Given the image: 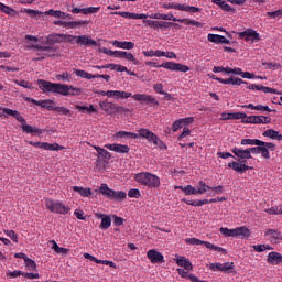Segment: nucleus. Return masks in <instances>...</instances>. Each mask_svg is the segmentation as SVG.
<instances>
[{
  "label": "nucleus",
  "mask_w": 282,
  "mask_h": 282,
  "mask_svg": "<svg viewBox=\"0 0 282 282\" xmlns=\"http://www.w3.org/2000/svg\"><path fill=\"white\" fill-rule=\"evenodd\" d=\"M231 153L237 158V161H231L228 163V167L232 169L237 173H246V171H251V166L246 165V160H252L253 155H259L261 153L264 160H270V151H268L263 145H257L253 148H232Z\"/></svg>",
  "instance_id": "1"
},
{
  "label": "nucleus",
  "mask_w": 282,
  "mask_h": 282,
  "mask_svg": "<svg viewBox=\"0 0 282 282\" xmlns=\"http://www.w3.org/2000/svg\"><path fill=\"white\" fill-rule=\"evenodd\" d=\"M37 85L43 94H59V96H69V85L39 79Z\"/></svg>",
  "instance_id": "2"
},
{
  "label": "nucleus",
  "mask_w": 282,
  "mask_h": 282,
  "mask_svg": "<svg viewBox=\"0 0 282 282\" xmlns=\"http://www.w3.org/2000/svg\"><path fill=\"white\" fill-rule=\"evenodd\" d=\"M4 113H7V116H12V118H15V120H18V122H20L22 126V131L23 133H37L39 135H41V133H43V131L34 126H30L28 124V121H25V118H23V116H21V113L17 110H12V109H8L4 108L3 109Z\"/></svg>",
  "instance_id": "3"
},
{
  "label": "nucleus",
  "mask_w": 282,
  "mask_h": 282,
  "mask_svg": "<svg viewBox=\"0 0 282 282\" xmlns=\"http://www.w3.org/2000/svg\"><path fill=\"white\" fill-rule=\"evenodd\" d=\"M99 193L102 194L106 199H111L112 202H124L127 199V193L123 191L116 192L111 189L107 183H102L99 187Z\"/></svg>",
  "instance_id": "4"
},
{
  "label": "nucleus",
  "mask_w": 282,
  "mask_h": 282,
  "mask_svg": "<svg viewBox=\"0 0 282 282\" xmlns=\"http://www.w3.org/2000/svg\"><path fill=\"white\" fill-rule=\"evenodd\" d=\"M219 232H221L224 237H238L239 239H248V237L252 235V232L246 226L237 227L234 229L221 227Z\"/></svg>",
  "instance_id": "5"
},
{
  "label": "nucleus",
  "mask_w": 282,
  "mask_h": 282,
  "mask_svg": "<svg viewBox=\"0 0 282 282\" xmlns=\"http://www.w3.org/2000/svg\"><path fill=\"white\" fill-rule=\"evenodd\" d=\"M45 207L50 213H56L57 215H67L70 210L69 206H65L63 202L54 200L52 198L45 199Z\"/></svg>",
  "instance_id": "6"
},
{
  "label": "nucleus",
  "mask_w": 282,
  "mask_h": 282,
  "mask_svg": "<svg viewBox=\"0 0 282 282\" xmlns=\"http://www.w3.org/2000/svg\"><path fill=\"white\" fill-rule=\"evenodd\" d=\"M161 8H164V10H178L180 12H189L191 14L202 12V9L198 7H192L188 4H180V3H175V2H164L161 4Z\"/></svg>",
  "instance_id": "7"
},
{
  "label": "nucleus",
  "mask_w": 282,
  "mask_h": 282,
  "mask_svg": "<svg viewBox=\"0 0 282 282\" xmlns=\"http://www.w3.org/2000/svg\"><path fill=\"white\" fill-rule=\"evenodd\" d=\"M140 135L144 140H148V142H152L154 147H159V149H169V147H166V143H164V141L158 138L156 134L151 132V130L149 129L141 128Z\"/></svg>",
  "instance_id": "8"
},
{
  "label": "nucleus",
  "mask_w": 282,
  "mask_h": 282,
  "mask_svg": "<svg viewBox=\"0 0 282 282\" xmlns=\"http://www.w3.org/2000/svg\"><path fill=\"white\" fill-rule=\"evenodd\" d=\"M161 19L163 21H175L177 23H185V25H195V28H204V23L199 21L188 20L186 18L177 19L175 18V15H173V13H167V14L161 13Z\"/></svg>",
  "instance_id": "9"
},
{
  "label": "nucleus",
  "mask_w": 282,
  "mask_h": 282,
  "mask_svg": "<svg viewBox=\"0 0 282 282\" xmlns=\"http://www.w3.org/2000/svg\"><path fill=\"white\" fill-rule=\"evenodd\" d=\"M69 43L73 45L76 43L77 45H84L85 47H96V45H98V42L93 40L89 35H72Z\"/></svg>",
  "instance_id": "10"
},
{
  "label": "nucleus",
  "mask_w": 282,
  "mask_h": 282,
  "mask_svg": "<svg viewBox=\"0 0 282 282\" xmlns=\"http://www.w3.org/2000/svg\"><path fill=\"white\" fill-rule=\"evenodd\" d=\"M133 100H137V102H144V105H149V107H160V101L151 95L147 94H134L131 96Z\"/></svg>",
  "instance_id": "11"
},
{
  "label": "nucleus",
  "mask_w": 282,
  "mask_h": 282,
  "mask_svg": "<svg viewBox=\"0 0 282 282\" xmlns=\"http://www.w3.org/2000/svg\"><path fill=\"white\" fill-rule=\"evenodd\" d=\"M72 39H73L72 35H67V34H58V33L50 34L46 37V45H57L61 43H69Z\"/></svg>",
  "instance_id": "12"
},
{
  "label": "nucleus",
  "mask_w": 282,
  "mask_h": 282,
  "mask_svg": "<svg viewBox=\"0 0 282 282\" xmlns=\"http://www.w3.org/2000/svg\"><path fill=\"white\" fill-rule=\"evenodd\" d=\"M161 67H163V69H169L170 72H183L184 74L191 70L188 66L175 62H166L158 66V68Z\"/></svg>",
  "instance_id": "13"
},
{
  "label": "nucleus",
  "mask_w": 282,
  "mask_h": 282,
  "mask_svg": "<svg viewBox=\"0 0 282 282\" xmlns=\"http://www.w3.org/2000/svg\"><path fill=\"white\" fill-rule=\"evenodd\" d=\"M29 144L31 147H37V149H44V151H63V149H65V147L58 143L29 141Z\"/></svg>",
  "instance_id": "14"
},
{
  "label": "nucleus",
  "mask_w": 282,
  "mask_h": 282,
  "mask_svg": "<svg viewBox=\"0 0 282 282\" xmlns=\"http://www.w3.org/2000/svg\"><path fill=\"white\" fill-rule=\"evenodd\" d=\"M238 36L243 41H251V43H259V41H261V36L259 35V33L252 29H247L243 32H239Z\"/></svg>",
  "instance_id": "15"
},
{
  "label": "nucleus",
  "mask_w": 282,
  "mask_h": 282,
  "mask_svg": "<svg viewBox=\"0 0 282 282\" xmlns=\"http://www.w3.org/2000/svg\"><path fill=\"white\" fill-rule=\"evenodd\" d=\"M113 138L118 142H122V140H127V139L138 140V138H142V134H140V130L138 131V133L127 132V131H119V132L115 133Z\"/></svg>",
  "instance_id": "16"
},
{
  "label": "nucleus",
  "mask_w": 282,
  "mask_h": 282,
  "mask_svg": "<svg viewBox=\"0 0 282 282\" xmlns=\"http://www.w3.org/2000/svg\"><path fill=\"white\" fill-rule=\"evenodd\" d=\"M40 52H43L42 57H37L36 61H45V58H52V56H56V52L58 47L56 46H36Z\"/></svg>",
  "instance_id": "17"
},
{
  "label": "nucleus",
  "mask_w": 282,
  "mask_h": 282,
  "mask_svg": "<svg viewBox=\"0 0 282 282\" xmlns=\"http://www.w3.org/2000/svg\"><path fill=\"white\" fill-rule=\"evenodd\" d=\"M264 237L270 241V243H280L282 241V234L276 229H268L264 232Z\"/></svg>",
  "instance_id": "18"
},
{
  "label": "nucleus",
  "mask_w": 282,
  "mask_h": 282,
  "mask_svg": "<svg viewBox=\"0 0 282 282\" xmlns=\"http://www.w3.org/2000/svg\"><path fill=\"white\" fill-rule=\"evenodd\" d=\"M111 14H115L117 17H123V19H149V15L144 13H132V12H127V11H115L111 12Z\"/></svg>",
  "instance_id": "19"
},
{
  "label": "nucleus",
  "mask_w": 282,
  "mask_h": 282,
  "mask_svg": "<svg viewBox=\"0 0 282 282\" xmlns=\"http://www.w3.org/2000/svg\"><path fill=\"white\" fill-rule=\"evenodd\" d=\"M147 257L151 263H164V254L155 249H150Z\"/></svg>",
  "instance_id": "20"
},
{
  "label": "nucleus",
  "mask_w": 282,
  "mask_h": 282,
  "mask_svg": "<svg viewBox=\"0 0 282 282\" xmlns=\"http://www.w3.org/2000/svg\"><path fill=\"white\" fill-rule=\"evenodd\" d=\"M145 23L149 25V28H153L154 30H158V28H171V25H174V28H177V23L172 22H164V21H153V20H147Z\"/></svg>",
  "instance_id": "21"
},
{
  "label": "nucleus",
  "mask_w": 282,
  "mask_h": 282,
  "mask_svg": "<svg viewBox=\"0 0 282 282\" xmlns=\"http://www.w3.org/2000/svg\"><path fill=\"white\" fill-rule=\"evenodd\" d=\"M117 58H124V61H129L132 65H140V59L135 58L133 53L127 51H119V53H117Z\"/></svg>",
  "instance_id": "22"
},
{
  "label": "nucleus",
  "mask_w": 282,
  "mask_h": 282,
  "mask_svg": "<svg viewBox=\"0 0 282 282\" xmlns=\"http://www.w3.org/2000/svg\"><path fill=\"white\" fill-rule=\"evenodd\" d=\"M105 148L108 149L109 151H115V153H129L130 151L129 145L120 143L106 144Z\"/></svg>",
  "instance_id": "23"
},
{
  "label": "nucleus",
  "mask_w": 282,
  "mask_h": 282,
  "mask_svg": "<svg viewBox=\"0 0 282 282\" xmlns=\"http://www.w3.org/2000/svg\"><path fill=\"white\" fill-rule=\"evenodd\" d=\"M97 219H101L99 228L101 230H109L111 228V216L105 214H96Z\"/></svg>",
  "instance_id": "24"
},
{
  "label": "nucleus",
  "mask_w": 282,
  "mask_h": 282,
  "mask_svg": "<svg viewBox=\"0 0 282 282\" xmlns=\"http://www.w3.org/2000/svg\"><path fill=\"white\" fill-rule=\"evenodd\" d=\"M161 181H160V176L155 175V174H152L150 172V174L148 175V181L145 183V186L148 188H160V185H161Z\"/></svg>",
  "instance_id": "25"
},
{
  "label": "nucleus",
  "mask_w": 282,
  "mask_h": 282,
  "mask_svg": "<svg viewBox=\"0 0 282 282\" xmlns=\"http://www.w3.org/2000/svg\"><path fill=\"white\" fill-rule=\"evenodd\" d=\"M220 120H243L246 112H223Z\"/></svg>",
  "instance_id": "26"
},
{
  "label": "nucleus",
  "mask_w": 282,
  "mask_h": 282,
  "mask_svg": "<svg viewBox=\"0 0 282 282\" xmlns=\"http://www.w3.org/2000/svg\"><path fill=\"white\" fill-rule=\"evenodd\" d=\"M133 94L121 91V90H107L108 98H116V100H120V98H131Z\"/></svg>",
  "instance_id": "27"
},
{
  "label": "nucleus",
  "mask_w": 282,
  "mask_h": 282,
  "mask_svg": "<svg viewBox=\"0 0 282 282\" xmlns=\"http://www.w3.org/2000/svg\"><path fill=\"white\" fill-rule=\"evenodd\" d=\"M267 263H270L271 265H279L282 263V254L276 251L270 252L267 258Z\"/></svg>",
  "instance_id": "28"
},
{
  "label": "nucleus",
  "mask_w": 282,
  "mask_h": 282,
  "mask_svg": "<svg viewBox=\"0 0 282 282\" xmlns=\"http://www.w3.org/2000/svg\"><path fill=\"white\" fill-rule=\"evenodd\" d=\"M207 39L210 41V43H223L224 45H230V40L226 39L224 35L210 33L207 35Z\"/></svg>",
  "instance_id": "29"
},
{
  "label": "nucleus",
  "mask_w": 282,
  "mask_h": 282,
  "mask_svg": "<svg viewBox=\"0 0 282 282\" xmlns=\"http://www.w3.org/2000/svg\"><path fill=\"white\" fill-rule=\"evenodd\" d=\"M249 89L251 90H257V91H263V94H279V91L274 88L263 86V85H257V84H251L249 85Z\"/></svg>",
  "instance_id": "30"
},
{
  "label": "nucleus",
  "mask_w": 282,
  "mask_h": 282,
  "mask_svg": "<svg viewBox=\"0 0 282 282\" xmlns=\"http://www.w3.org/2000/svg\"><path fill=\"white\" fill-rule=\"evenodd\" d=\"M212 2L215 3V6H219L224 12H229L230 14H235V12H237V10L230 7L226 0H212Z\"/></svg>",
  "instance_id": "31"
},
{
  "label": "nucleus",
  "mask_w": 282,
  "mask_h": 282,
  "mask_svg": "<svg viewBox=\"0 0 282 282\" xmlns=\"http://www.w3.org/2000/svg\"><path fill=\"white\" fill-rule=\"evenodd\" d=\"M111 45H113L115 47H119V50H133V47H135V43L133 42H120V41H112Z\"/></svg>",
  "instance_id": "32"
},
{
  "label": "nucleus",
  "mask_w": 282,
  "mask_h": 282,
  "mask_svg": "<svg viewBox=\"0 0 282 282\" xmlns=\"http://www.w3.org/2000/svg\"><path fill=\"white\" fill-rule=\"evenodd\" d=\"M150 172H140L134 174V181L141 186H147Z\"/></svg>",
  "instance_id": "33"
},
{
  "label": "nucleus",
  "mask_w": 282,
  "mask_h": 282,
  "mask_svg": "<svg viewBox=\"0 0 282 282\" xmlns=\"http://www.w3.org/2000/svg\"><path fill=\"white\" fill-rule=\"evenodd\" d=\"M261 122H263L261 116L246 115V118H242V124H261Z\"/></svg>",
  "instance_id": "34"
},
{
  "label": "nucleus",
  "mask_w": 282,
  "mask_h": 282,
  "mask_svg": "<svg viewBox=\"0 0 282 282\" xmlns=\"http://www.w3.org/2000/svg\"><path fill=\"white\" fill-rule=\"evenodd\" d=\"M75 109H77V111H79V113H97L98 112V110H96L94 105L80 106V105L76 104Z\"/></svg>",
  "instance_id": "35"
},
{
  "label": "nucleus",
  "mask_w": 282,
  "mask_h": 282,
  "mask_svg": "<svg viewBox=\"0 0 282 282\" xmlns=\"http://www.w3.org/2000/svg\"><path fill=\"white\" fill-rule=\"evenodd\" d=\"M264 138H271V140H279L281 142L282 134L279 133V131L274 129H269L262 133Z\"/></svg>",
  "instance_id": "36"
},
{
  "label": "nucleus",
  "mask_w": 282,
  "mask_h": 282,
  "mask_svg": "<svg viewBox=\"0 0 282 282\" xmlns=\"http://www.w3.org/2000/svg\"><path fill=\"white\" fill-rule=\"evenodd\" d=\"M99 107L102 109V111H112L110 113H115L117 105L111 101H100Z\"/></svg>",
  "instance_id": "37"
},
{
  "label": "nucleus",
  "mask_w": 282,
  "mask_h": 282,
  "mask_svg": "<svg viewBox=\"0 0 282 282\" xmlns=\"http://www.w3.org/2000/svg\"><path fill=\"white\" fill-rule=\"evenodd\" d=\"M37 107H42V109H47V111H54L56 106H54V100L45 99V100H41Z\"/></svg>",
  "instance_id": "38"
},
{
  "label": "nucleus",
  "mask_w": 282,
  "mask_h": 282,
  "mask_svg": "<svg viewBox=\"0 0 282 282\" xmlns=\"http://www.w3.org/2000/svg\"><path fill=\"white\" fill-rule=\"evenodd\" d=\"M176 263L180 265V268H184V270H193V263H191V260L184 257L178 258Z\"/></svg>",
  "instance_id": "39"
},
{
  "label": "nucleus",
  "mask_w": 282,
  "mask_h": 282,
  "mask_svg": "<svg viewBox=\"0 0 282 282\" xmlns=\"http://www.w3.org/2000/svg\"><path fill=\"white\" fill-rule=\"evenodd\" d=\"M210 189V186L206 184L204 181H199L196 187V195H204V193H207Z\"/></svg>",
  "instance_id": "40"
},
{
  "label": "nucleus",
  "mask_w": 282,
  "mask_h": 282,
  "mask_svg": "<svg viewBox=\"0 0 282 282\" xmlns=\"http://www.w3.org/2000/svg\"><path fill=\"white\" fill-rule=\"evenodd\" d=\"M53 111H56L59 116H67L68 118L74 116V112H72L69 108H65L63 106H55Z\"/></svg>",
  "instance_id": "41"
},
{
  "label": "nucleus",
  "mask_w": 282,
  "mask_h": 282,
  "mask_svg": "<svg viewBox=\"0 0 282 282\" xmlns=\"http://www.w3.org/2000/svg\"><path fill=\"white\" fill-rule=\"evenodd\" d=\"M242 147H260L261 140L259 139H242L240 141Z\"/></svg>",
  "instance_id": "42"
},
{
  "label": "nucleus",
  "mask_w": 282,
  "mask_h": 282,
  "mask_svg": "<svg viewBox=\"0 0 282 282\" xmlns=\"http://www.w3.org/2000/svg\"><path fill=\"white\" fill-rule=\"evenodd\" d=\"M73 191H75V193H79V195L82 197H89L91 195V189L90 188L74 186Z\"/></svg>",
  "instance_id": "43"
},
{
  "label": "nucleus",
  "mask_w": 282,
  "mask_h": 282,
  "mask_svg": "<svg viewBox=\"0 0 282 282\" xmlns=\"http://www.w3.org/2000/svg\"><path fill=\"white\" fill-rule=\"evenodd\" d=\"M51 243H53L52 250H54L57 254H69V249L59 247L54 240H52Z\"/></svg>",
  "instance_id": "44"
},
{
  "label": "nucleus",
  "mask_w": 282,
  "mask_h": 282,
  "mask_svg": "<svg viewBox=\"0 0 282 282\" xmlns=\"http://www.w3.org/2000/svg\"><path fill=\"white\" fill-rule=\"evenodd\" d=\"M94 149H95V151H97V153L99 155H101V158H105V160H111V153L109 151H107L106 149L100 148L98 145H95Z\"/></svg>",
  "instance_id": "45"
},
{
  "label": "nucleus",
  "mask_w": 282,
  "mask_h": 282,
  "mask_svg": "<svg viewBox=\"0 0 282 282\" xmlns=\"http://www.w3.org/2000/svg\"><path fill=\"white\" fill-rule=\"evenodd\" d=\"M24 13L28 14V17H31V19H39L43 17V12L34 9H24Z\"/></svg>",
  "instance_id": "46"
},
{
  "label": "nucleus",
  "mask_w": 282,
  "mask_h": 282,
  "mask_svg": "<svg viewBox=\"0 0 282 282\" xmlns=\"http://www.w3.org/2000/svg\"><path fill=\"white\" fill-rule=\"evenodd\" d=\"M0 10L1 12H4V14H9V17H17V10L6 6V4H0Z\"/></svg>",
  "instance_id": "47"
},
{
  "label": "nucleus",
  "mask_w": 282,
  "mask_h": 282,
  "mask_svg": "<svg viewBox=\"0 0 282 282\" xmlns=\"http://www.w3.org/2000/svg\"><path fill=\"white\" fill-rule=\"evenodd\" d=\"M24 265L30 270L31 272H36V262L30 258L24 260Z\"/></svg>",
  "instance_id": "48"
},
{
  "label": "nucleus",
  "mask_w": 282,
  "mask_h": 282,
  "mask_svg": "<svg viewBox=\"0 0 282 282\" xmlns=\"http://www.w3.org/2000/svg\"><path fill=\"white\" fill-rule=\"evenodd\" d=\"M252 248L256 252H265V250H273L270 245H253Z\"/></svg>",
  "instance_id": "49"
},
{
  "label": "nucleus",
  "mask_w": 282,
  "mask_h": 282,
  "mask_svg": "<svg viewBox=\"0 0 282 282\" xmlns=\"http://www.w3.org/2000/svg\"><path fill=\"white\" fill-rule=\"evenodd\" d=\"M74 74L79 78H86V80H91V73H87L86 70L75 69Z\"/></svg>",
  "instance_id": "50"
},
{
  "label": "nucleus",
  "mask_w": 282,
  "mask_h": 282,
  "mask_svg": "<svg viewBox=\"0 0 282 282\" xmlns=\"http://www.w3.org/2000/svg\"><path fill=\"white\" fill-rule=\"evenodd\" d=\"M87 21L85 20H80V21H70L68 22V29L69 30H76V28L80 26V25H87Z\"/></svg>",
  "instance_id": "51"
},
{
  "label": "nucleus",
  "mask_w": 282,
  "mask_h": 282,
  "mask_svg": "<svg viewBox=\"0 0 282 282\" xmlns=\"http://www.w3.org/2000/svg\"><path fill=\"white\" fill-rule=\"evenodd\" d=\"M228 85H248V82L241 79V78H235V77H230L227 78Z\"/></svg>",
  "instance_id": "52"
},
{
  "label": "nucleus",
  "mask_w": 282,
  "mask_h": 282,
  "mask_svg": "<svg viewBox=\"0 0 282 282\" xmlns=\"http://www.w3.org/2000/svg\"><path fill=\"white\" fill-rule=\"evenodd\" d=\"M185 243L188 246H204V241L197 238H186Z\"/></svg>",
  "instance_id": "53"
},
{
  "label": "nucleus",
  "mask_w": 282,
  "mask_h": 282,
  "mask_svg": "<svg viewBox=\"0 0 282 282\" xmlns=\"http://www.w3.org/2000/svg\"><path fill=\"white\" fill-rule=\"evenodd\" d=\"M83 89L68 85V96H80Z\"/></svg>",
  "instance_id": "54"
},
{
  "label": "nucleus",
  "mask_w": 282,
  "mask_h": 282,
  "mask_svg": "<svg viewBox=\"0 0 282 282\" xmlns=\"http://www.w3.org/2000/svg\"><path fill=\"white\" fill-rule=\"evenodd\" d=\"M83 14H96L98 12H100V7H88V8H84Z\"/></svg>",
  "instance_id": "55"
},
{
  "label": "nucleus",
  "mask_w": 282,
  "mask_h": 282,
  "mask_svg": "<svg viewBox=\"0 0 282 282\" xmlns=\"http://www.w3.org/2000/svg\"><path fill=\"white\" fill-rule=\"evenodd\" d=\"M128 197L134 198V199H140V197H142V194H140V189H138V188H131V189L128 192Z\"/></svg>",
  "instance_id": "56"
},
{
  "label": "nucleus",
  "mask_w": 282,
  "mask_h": 282,
  "mask_svg": "<svg viewBox=\"0 0 282 282\" xmlns=\"http://www.w3.org/2000/svg\"><path fill=\"white\" fill-rule=\"evenodd\" d=\"M99 52L107 54L108 56H115V58H118V53H120V51H111L107 47L99 48Z\"/></svg>",
  "instance_id": "57"
},
{
  "label": "nucleus",
  "mask_w": 282,
  "mask_h": 282,
  "mask_svg": "<svg viewBox=\"0 0 282 282\" xmlns=\"http://www.w3.org/2000/svg\"><path fill=\"white\" fill-rule=\"evenodd\" d=\"M184 128V123L182 122V119L176 120L173 124H172V131L174 133H177V131H180V129Z\"/></svg>",
  "instance_id": "58"
},
{
  "label": "nucleus",
  "mask_w": 282,
  "mask_h": 282,
  "mask_svg": "<svg viewBox=\"0 0 282 282\" xmlns=\"http://www.w3.org/2000/svg\"><path fill=\"white\" fill-rule=\"evenodd\" d=\"M228 270H235V263L234 262H225L220 267V272H228Z\"/></svg>",
  "instance_id": "59"
},
{
  "label": "nucleus",
  "mask_w": 282,
  "mask_h": 282,
  "mask_svg": "<svg viewBox=\"0 0 282 282\" xmlns=\"http://www.w3.org/2000/svg\"><path fill=\"white\" fill-rule=\"evenodd\" d=\"M260 147H262V149H267V151H274V148L276 147L274 143L272 142H264V141H260Z\"/></svg>",
  "instance_id": "60"
},
{
  "label": "nucleus",
  "mask_w": 282,
  "mask_h": 282,
  "mask_svg": "<svg viewBox=\"0 0 282 282\" xmlns=\"http://www.w3.org/2000/svg\"><path fill=\"white\" fill-rule=\"evenodd\" d=\"M267 17H270V19H281L282 9L272 12H267Z\"/></svg>",
  "instance_id": "61"
},
{
  "label": "nucleus",
  "mask_w": 282,
  "mask_h": 282,
  "mask_svg": "<svg viewBox=\"0 0 282 282\" xmlns=\"http://www.w3.org/2000/svg\"><path fill=\"white\" fill-rule=\"evenodd\" d=\"M184 195H197L196 188L192 185H186L184 188Z\"/></svg>",
  "instance_id": "62"
},
{
  "label": "nucleus",
  "mask_w": 282,
  "mask_h": 282,
  "mask_svg": "<svg viewBox=\"0 0 282 282\" xmlns=\"http://www.w3.org/2000/svg\"><path fill=\"white\" fill-rule=\"evenodd\" d=\"M70 78H72V75H69V73L67 72L56 75V80L69 82Z\"/></svg>",
  "instance_id": "63"
},
{
  "label": "nucleus",
  "mask_w": 282,
  "mask_h": 282,
  "mask_svg": "<svg viewBox=\"0 0 282 282\" xmlns=\"http://www.w3.org/2000/svg\"><path fill=\"white\" fill-rule=\"evenodd\" d=\"M182 202L184 204H187V206H195V207H199V206H203L202 205V200H188L186 198H183Z\"/></svg>",
  "instance_id": "64"
}]
</instances>
